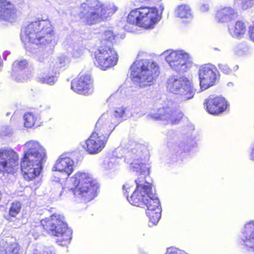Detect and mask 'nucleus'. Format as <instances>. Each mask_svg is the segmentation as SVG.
<instances>
[{"label": "nucleus", "instance_id": "f257e3e1", "mask_svg": "<svg viewBox=\"0 0 254 254\" xmlns=\"http://www.w3.org/2000/svg\"><path fill=\"white\" fill-rule=\"evenodd\" d=\"M23 148L24 156L21 163V172L24 179L29 181L40 174L46 157V150L35 140L27 142Z\"/></svg>", "mask_w": 254, "mask_h": 254}, {"label": "nucleus", "instance_id": "f03ea898", "mask_svg": "<svg viewBox=\"0 0 254 254\" xmlns=\"http://www.w3.org/2000/svg\"><path fill=\"white\" fill-rule=\"evenodd\" d=\"M21 39L36 45H46L54 39L53 31L49 20L31 22L21 32Z\"/></svg>", "mask_w": 254, "mask_h": 254}, {"label": "nucleus", "instance_id": "7ed1b4c3", "mask_svg": "<svg viewBox=\"0 0 254 254\" xmlns=\"http://www.w3.org/2000/svg\"><path fill=\"white\" fill-rule=\"evenodd\" d=\"M130 69L133 82L140 88L152 85L159 73L158 64L147 59L136 61Z\"/></svg>", "mask_w": 254, "mask_h": 254}, {"label": "nucleus", "instance_id": "20e7f679", "mask_svg": "<svg viewBox=\"0 0 254 254\" xmlns=\"http://www.w3.org/2000/svg\"><path fill=\"white\" fill-rule=\"evenodd\" d=\"M81 18L89 24H93L107 18L117 10L113 4L104 6L97 0H88L81 6Z\"/></svg>", "mask_w": 254, "mask_h": 254}, {"label": "nucleus", "instance_id": "39448f33", "mask_svg": "<svg viewBox=\"0 0 254 254\" xmlns=\"http://www.w3.org/2000/svg\"><path fill=\"white\" fill-rule=\"evenodd\" d=\"M66 183H71L74 187L67 188L72 191L74 195L84 202L92 200L95 196V183L92 177L88 174L78 172L74 177L66 180Z\"/></svg>", "mask_w": 254, "mask_h": 254}, {"label": "nucleus", "instance_id": "423d86ee", "mask_svg": "<svg viewBox=\"0 0 254 254\" xmlns=\"http://www.w3.org/2000/svg\"><path fill=\"white\" fill-rule=\"evenodd\" d=\"M41 224L49 233L58 237L57 243L59 245L65 246L69 243L72 232L64 223V218L63 215L54 213L50 217L42 220Z\"/></svg>", "mask_w": 254, "mask_h": 254}, {"label": "nucleus", "instance_id": "0eeeda50", "mask_svg": "<svg viewBox=\"0 0 254 254\" xmlns=\"http://www.w3.org/2000/svg\"><path fill=\"white\" fill-rule=\"evenodd\" d=\"M159 19L157 8L149 7L133 9L127 17V22L146 29L153 28Z\"/></svg>", "mask_w": 254, "mask_h": 254}, {"label": "nucleus", "instance_id": "6e6552de", "mask_svg": "<svg viewBox=\"0 0 254 254\" xmlns=\"http://www.w3.org/2000/svg\"><path fill=\"white\" fill-rule=\"evenodd\" d=\"M167 90L178 95L183 101L192 99L195 92L192 82L187 78L178 75L170 76L166 82Z\"/></svg>", "mask_w": 254, "mask_h": 254}, {"label": "nucleus", "instance_id": "1a4fd4ad", "mask_svg": "<svg viewBox=\"0 0 254 254\" xmlns=\"http://www.w3.org/2000/svg\"><path fill=\"white\" fill-rule=\"evenodd\" d=\"M162 55L173 70L178 73H184L190 69L192 63L189 54L183 50H169Z\"/></svg>", "mask_w": 254, "mask_h": 254}, {"label": "nucleus", "instance_id": "9d476101", "mask_svg": "<svg viewBox=\"0 0 254 254\" xmlns=\"http://www.w3.org/2000/svg\"><path fill=\"white\" fill-rule=\"evenodd\" d=\"M118 56L117 52L110 46L100 47L95 56L94 63L102 69L115 66L117 64Z\"/></svg>", "mask_w": 254, "mask_h": 254}, {"label": "nucleus", "instance_id": "9b49d317", "mask_svg": "<svg viewBox=\"0 0 254 254\" xmlns=\"http://www.w3.org/2000/svg\"><path fill=\"white\" fill-rule=\"evenodd\" d=\"M18 168L17 153L10 148H0V172L13 174Z\"/></svg>", "mask_w": 254, "mask_h": 254}, {"label": "nucleus", "instance_id": "f8f14e48", "mask_svg": "<svg viewBox=\"0 0 254 254\" xmlns=\"http://www.w3.org/2000/svg\"><path fill=\"white\" fill-rule=\"evenodd\" d=\"M182 113L178 111L177 104L168 102L166 106L151 112L149 116L156 120H169L173 124H178L182 117Z\"/></svg>", "mask_w": 254, "mask_h": 254}, {"label": "nucleus", "instance_id": "ddd939ff", "mask_svg": "<svg viewBox=\"0 0 254 254\" xmlns=\"http://www.w3.org/2000/svg\"><path fill=\"white\" fill-rule=\"evenodd\" d=\"M150 193L147 194L144 205L147 208L146 213L149 219V225L152 226L156 225L161 218V207L157 197L153 191Z\"/></svg>", "mask_w": 254, "mask_h": 254}, {"label": "nucleus", "instance_id": "4468645a", "mask_svg": "<svg viewBox=\"0 0 254 254\" xmlns=\"http://www.w3.org/2000/svg\"><path fill=\"white\" fill-rule=\"evenodd\" d=\"M216 68L211 65H205L199 70V78L201 89L203 90L213 86L216 80Z\"/></svg>", "mask_w": 254, "mask_h": 254}, {"label": "nucleus", "instance_id": "2eb2a0df", "mask_svg": "<svg viewBox=\"0 0 254 254\" xmlns=\"http://www.w3.org/2000/svg\"><path fill=\"white\" fill-rule=\"evenodd\" d=\"M71 87L74 92L79 94H91L93 90L91 76L88 74L81 75L72 81Z\"/></svg>", "mask_w": 254, "mask_h": 254}, {"label": "nucleus", "instance_id": "dca6fc26", "mask_svg": "<svg viewBox=\"0 0 254 254\" xmlns=\"http://www.w3.org/2000/svg\"><path fill=\"white\" fill-rule=\"evenodd\" d=\"M204 106L209 114L216 115L226 109L227 103L225 98L221 96H210L204 102Z\"/></svg>", "mask_w": 254, "mask_h": 254}, {"label": "nucleus", "instance_id": "f3484780", "mask_svg": "<svg viewBox=\"0 0 254 254\" xmlns=\"http://www.w3.org/2000/svg\"><path fill=\"white\" fill-rule=\"evenodd\" d=\"M28 66V62L25 60L15 61L12 64L11 75L18 82L26 81L31 76V72L24 70Z\"/></svg>", "mask_w": 254, "mask_h": 254}, {"label": "nucleus", "instance_id": "a211bd4d", "mask_svg": "<svg viewBox=\"0 0 254 254\" xmlns=\"http://www.w3.org/2000/svg\"><path fill=\"white\" fill-rule=\"evenodd\" d=\"M107 141L105 138H101L93 133L86 140L83 147L91 154H97L101 152L105 147Z\"/></svg>", "mask_w": 254, "mask_h": 254}, {"label": "nucleus", "instance_id": "6ab92c4d", "mask_svg": "<svg viewBox=\"0 0 254 254\" xmlns=\"http://www.w3.org/2000/svg\"><path fill=\"white\" fill-rule=\"evenodd\" d=\"M17 16L14 5L7 0H0V19L13 21Z\"/></svg>", "mask_w": 254, "mask_h": 254}, {"label": "nucleus", "instance_id": "aec40b11", "mask_svg": "<svg viewBox=\"0 0 254 254\" xmlns=\"http://www.w3.org/2000/svg\"><path fill=\"white\" fill-rule=\"evenodd\" d=\"M242 239L248 250L254 251V221L245 225L242 231Z\"/></svg>", "mask_w": 254, "mask_h": 254}, {"label": "nucleus", "instance_id": "412c9836", "mask_svg": "<svg viewBox=\"0 0 254 254\" xmlns=\"http://www.w3.org/2000/svg\"><path fill=\"white\" fill-rule=\"evenodd\" d=\"M121 146L127 150L125 157H134V151H136L137 155H140L142 151H146L145 146L134 141L132 139H125L122 140Z\"/></svg>", "mask_w": 254, "mask_h": 254}, {"label": "nucleus", "instance_id": "4be33fe9", "mask_svg": "<svg viewBox=\"0 0 254 254\" xmlns=\"http://www.w3.org/2000/svg\"><path fill=\"white\" fill-rule=\"evenodd\" d=\"M136 151H134V157H125V160L127 163L130 164L131 169L133 171L138 172L139 169L140 170V173H143L144 174L148 172V166L142 162V157L143 156V151L140 155H137Z\"/></svg>", "mask_w": 254, "mask_h": 254}, {"label": "nucleus", "instance_id": "5701e85b", "mask_svg": "<svg viewBox=\"0 0 254 254\" xmlns=\"http://www.w3.org/2000/svg\"><path fill=\"white\" fill-rule=\"evenodd\" d=\"M73 161L65 154H62L56 161L54 167L55 170L59 172H64L68 176L73 170Z\"/></svg>", "mask_w": 254, "mask_h": 254}, {"label": "nucleus", "instance_id": "b1692460", "mask_svg": "<svg viewBox=\"0 0 254 254\" xmlns=\"http://www.w3.org/2000/svg\"><path fill=\"white\" fill-rule=\"evenodd\" d=\"M117 119L113 117V114L111 113L110 112L104 113L100 117L97 121V130L100 131V128L103 125H106L109 127L106 131V134L109 132H112L115 128L118 125Z\"/></svg>", "mask_w": 254, "mask_h": 254}, {"label": "nucleus", "instance_id": "393cba45", "mask_svg": "<svg viewBox=\"0 0 254 254\" xmlns=\"http://www.w3.org/2000/svg\"><path fill=\"white\" fill-rule=\"evenodd\" d=\"M65 48L67 52L74 58H79L83 54V46L81 41H73L69 39L66 41Z\"/></svg>", "mask_w": 254, "mask_h": 254}, {"label": "nucleus", "instance_id": "a878e982", "mask_svg": "<svg viewBox=\"0 0 254 254\" xmlns=\"http://www.w3.org/2000/svg\"><path fill=\"white\" fill-rule=\"evenodd\" d=\"M19 246L15 242L0 240V254H19Z\"/></svg>", "mask_w": 254, "mask_h": 254}, {"label": "nucleus", "instance_id": "bb28decb", "mask_svg": "<svg viewBox=\"0 0 254 254\" xmlns=\"http://www.w3.org/2000/svg\"><path fill=\"white\" fill-rule=\"evenodd\" d=\"M137 172H139L140 175L143 176L138 177L136 180H135V182L136 185V189L143 190L144 194H151V192L153 191L151 184L148 182L146 180V176L148 174L149 170H148V172L145 174H144L143 173H141L140 170L139 169Z\"/></svg>", "mask_w": 254, "mask_h": 254}, {"label": "nucleus", "instance_id": "cd10ccee", "mask_svg": "<svg viewBox=\"0 0 254 254\" xmlns=\"http://www.w3.org/2000/svg\"><path fill=\"white\" fill-rule=\"evenodd\" d=\"M128 201L132 205L142 207L144 205L145 198H148L147 194H144L143 190L135 189L132 195L128 198Z\"/></svg>", "mask_w": 254, "mask_h": 254}, {"label": "nucleus", "instance_id": "c85d7f7f", "mask_svg": "<svg viewBox=\"0 0 254 254\" xmlns=\"http://www.w3.org/2000/svg\"><path fill=\"white\" fill-rule=\"evenodd\" d=\"M237 15L235 10L231 7H224L218 10L216 18L219 22L229 21Z\"/></svg>", "mask_w": 254, "mask_h": 254}, {"label": "nucleus", "instance_id": "c756f323", "mask_svg": "<svg viewBox=\"0 0 254 254\" xmlns=\"http://www.w3.org/2000/svg\"><path fill=\"white\" fill-rule=\"evenodd\" d=\"M246 32L245 23L241 21H237L234 26L229 27V34L234 38L241 39Z\"/></svg>", "mask_w": 254, "mask_h": 254}, {"label": "nucleus", "instance_id": "7c9ffc66", "mask_svg": "<svg viewBox=\"0 0 254 254\" xmlns=\"http://www.w3.org/2000/svg\"><path fill=\"white\" fill-rule=\"evenodd\" d=\"M110 112L113 114L114 118L117 119L118 124L123 120H126L127 117V108L124 106L116 107L114 109L113 111H111Z\"/></svg>", "mask_w": 254, "mask_h": 254}, {"label": "nucleus", "instance_id": "2f4dec72", "mask_svg": "<svg viewBox=\"0 0 254 254\" xmlns=\"http://www.w3.org/2000/svg\"><path fill=\"white\" fill-rule=\"evenodd\" d=\"M176 15L181 18L191 17V10L190 6L186 4H182L177 7L175 10Z\"/></svg>", "mask_w": 254, "mask_h": 254}, {"label": "nucleus", "instance_id": "473e14b6", "mask_svg": "<svg viewBox=\"0 0 254 254\" xmlns=\"http://www.w3.org/2000/svg\"><path fill=\"white\" fill-rule=\"evenodd\" d=\"M38 116L37 114H34L32 112L26 113L23 117L24 121V126L27 128L32 127L35 124Z\"/></svg>", "mask_w": 254, "mask_h": 254}, {"label": "nucleus", "instance_id": "72a5a7b5", "mask_svg": "<svg viewBox=\"0 0 254 254\" xmlns=\"http://www.w3.org/2000/svg\"><path fill=\"white\" fill-rule=\"evenodd\" d=\"M21 204L20 202L15 201L10 204L8 215L10 217H15L20 212Z\"/></svg>", "mask_w": 254, "mask_h": 254}, {"label": "nucleus", "instance_id": "f704fd0d", "mask_svg": "<svg viewBox=\"0 0 254 254\" xmlns=\"http://www.w3.org/2000/svg\"><path fill=\"white\" fill-rule=\"evenodd\" d=\"M97 123L96 124L94 131L93 132V133H95L96 135L101 137V138H105L106 140L107 141L110 134L111 133V132H109L108 134L106 133V130L109 128V127L107 126L106 125H103V127H101L100 131L97 130Z\"/></svg>", "mask_w": 254, "mask_h": 254}, {"label": "nucleus", "instance_id": "c9c22d12", "mask_svg": "<svg viewBox=\"0 0 254 254\" xmlns=\"http://www.w3.org/2000/svg\"><path fill=\"white\" fill-rule=\"evenodd\" d=\"M57 80V77L55 75L40 76L38 78V81L42 83H47L53 85Z\"/></svg>", "mask_w": 254, "mask_h": 254}, {"label": "nucleus", "instance_id": "e433bc0d", "mask_svg": "<svg viewBox=\"0 0 254 254\" xmlns=\"http://www.w3.org/2000/svg\"><path fill=\"white\" fill-rule=\"evenodd\" d=\"M167 146L170 150L173 152H178L181 150L180 144L176 141H168Z\"/></svg>", "mask_w": 254, "mask_h": 254}, {"label": "nucleus", "instance_id": "4c0bfd02", "mask_svg": "<svg viewBox=\"0 0 254 254\" xmlns=\"http://www.w3.org/2000/svg\"><path fill=\"white\" fill-rule=\"evenodd\" d=\"M116 160L117 159L113 158L105 161L104 163V168L108 170L115 168L117 166Z\"/></svg>", "mask_w": 254, "mask_h": 254}, {"label": "nucleus", "instance_id": "58836bf2", "mask_svg": "<svg viewBox=\"0 0 254 254\" xmlns=\"http://www.w3.org/2000/svg\"><path fill=\"white\" fill-rule=\"evenodd\" d=\"M219 69L224 73L226 74H230L232 72V70L230 68L229 66L224 63H220L218 65Z\"/></svg>", "mask_w": 254, "mask_h": 254}, {"label": "nucleus", "instance_id": "ea45409f", "mask_svg": "<svg viewBox=\"0 0 254 254\" xmlns=\"http://www.w3.org/2000/svg\"><path fill=\"white\" fill-rule=\"evenodd\" d=\"M166 254H186L184 251H182L176 248L171 247L167 249Z\"/></svg>", "mask_w": 254, "mask_h": 254}, {"label": "nucleus", "instance_id": "a19ab883", "mask_svg": "<svg viewBox=\"0 0 254 254\" xmlns=\"http://www.w3.org/2000/svg\"><path fill=\"white\" fill-rule=\"evenodd\" d=\"M11 132V129L7 126H2L0 127V135L1 136H6Z\"/></svg>", "mask_w": 254, "mask_h": 254}, {"label": "nucleus", "instance_id": "79ce46f5", "mask_svg": "<svg viewBox=\"0 0 254 254\" xmlns=\"http://www.w3.org/2000/svg\"><path fill=\"white\" fill-rule=\"evenodd\" d=\"M103 35L106 40L112 41V39H114L115 36L113 35V33L112 31H106L104 33Z\"/></svg>", "mask_w": 254, "mask_h": 254}, {"label": "nucleus", "instance_id": "37998d69", "mask_svg": "<svg viewBox=\"0 0 254 254\" xmlns=\"http://www.w3.org/2000/svg\"><path fill=\"white\" fill-rule=\"evenodd\" d=\"M250 38L254 41V26H251L249 29Z\"/></svg>", "mask_w": 254, "mask_h": 254}, {"label": "nucleus", "instance_id": "c03bdc74", "mask_svg": "<svg viewBox=\"0 0 254 254\" xmlns=\"http://www.w3.org/2000/svg\"><path fill=\"white\" fill-rule=\"evenodd\" d=\"M209 6L207 4L204 3L202 4L200 7V9L202 12L206 11L208 10Z\"/></svg>", "mask_w": 254, "mask_h": 254}, {"label": "nucleus", "instance_id": "a18cd8bd", "mask_svg": "<svg viewBox=\"0 0 254 254\" xmlns=\"http://www.w3.org/2000/svg\"><path fill=\"white\" fill-rule=\"evenodd\" d=\"M242 47L241 45H238L234 49V51L236 54H240V52L238 51V50Z\"/></svg>", "mask_w": 254, "mask_h": 254}, {"label": "nucleus", "instance_id": "49530a36", "mask_svg": "<svg viewBox=\"0 0 254 254\" xmlns=\"http://www.w3.org/2000/svg\"><path fill=\"white\" fill-rule=\"evenodd\" d=\"M238 68H239V66L238 65H236L234 66L233 70L234 71H236L238 69Z\"/></svg>", "mask_w": 254, "mask_h": 254}, {"label": "nucleus", "instance_id": "de8ad7c7", "mask_svg": "<svg viewBox=\"0 0 254 254\" xmlns=\"http://www.w3.org/2000/svg\"><path fill=\"white\" fill-rule=\"evenodd\" d=\"M127 186H128V185H127V184L124 185L123 186V190H125V189H126V188H127Z\"/></svg>", "mask_w": 254, "mask_h": 254}, {"label": "nucleus", "instance_id": "09e8293b", "mask_svg": "<svg viewBox=\"0 0 254 254\" xmlns=\"http://www.w3.org/2000/svg\"><path fill=\"white\" fill-rule=\"evenodd\" d=\"M230 84V85H231V84H232V83H231V82H229V84Z\"/></svg>", "mask_w": 254, "mask_h": 254}, {"label": "nucleus", "instance_id": "8fccbe9b", "mask_svg": "<svg viewBox=\"0 0 254 254\" xmlns=\"http://www.w3.org/2000/svg\"><path fill=\"white\" fill-rule=\"evenodd\" d=\"M230 84V85H231V84H232V83H231V82H229V84Z\"/></svg>", "mask_w": 254, "mask_h": 254}]
</instances>
